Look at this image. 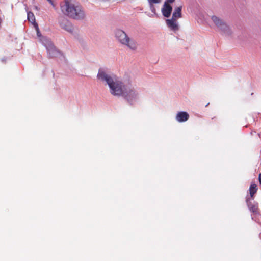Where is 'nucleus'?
<instances>
[{
  "label": "nucleus",
  "instance_id": "f257e3e1",
  "mask_svg": "<svg viewBox=\"0 0 261 261\" xmlns=\"http://www.w3.org/2000/svg\"><path fill=\"white\" fill-rule=\"evenodd\" d=\"M97 78L103 81H106L109 85L111 93L115 96L122 95L124 92L123 87H125L126 85L119 81H114L113 79L108 74H107L102 69H99L97 74Z\"/></svg>",
  "mask_w": 261,
  "mask_h": 261
},
{
  "label": "nucleus",
  "instance_id": "f03ea898",
  "mask_svg": "<svg viewBox=\"0 0 261 261\" xmlns=\"http://www.w3.org/2000/svg\"><path fill=\"white\" fill-rule=\"evenodd\" d=\"M61 8L62 12L69 17L82 19L85 17L82 7L75 4L74 0H64V4L61 5Z\"/></svg>",
  "mask_w": 261,
  "mask_h": 261
},
{
  "label": "nucleus",
  "instance_id": "7ed1b4c3",
  "mask_svg": "<svg viewBox=\"0 0 261 261\" xmlns=\"http://www.w3.org/2000/svg\"><path fill=\"white\" fill-rule=\"evenodd\" d=\"M115 37L121 44L126 46L132 50H136L138 48V43L133 39L130 38L126 33L122 30H117L115 32Z\"/></svg>",
  "mask_w": 261,
  "mask_h": 261
},
{
  "label": "nucleus",
  "instance_id": "20e7f679",
  "mask_svg": "<svg viewBox=\"0 0 261 261\" xmlns=\"http://www.w3.org/2000/svg\"><path fill=\"white\" fill-rule=\"evenodd\" d=\"M34 27L37 32V36L40 38V40L46 47L49 57L53 58L56 57L58 54V51L53 45L51 41L48 38L42 36L37 23H35Z\"/></svg>",
  "mask_w": 261,
  "mask_h": 261
},
{
  "label": "nucleus",
  "instance_id": "39448f33",
  "mask_svg": "<svg viewBox=\"0 0 261 261\" xmlns=\"http://www.w3.org/2000/svg\"><path fill=\"white\" fill-rule=\"evenodd\" d=\"M123 88L124 92L122 96L127 101H132L136 97L137 93L132 85H126L125 87H123Z\"/></svg>",
  "mask_w": 261,
  "mask_h": 261
},
{
  "label": "nucleus",
  "instance_id": "423d86ee",
  "mask_svg": "<svg viewBox=\"0 0 261 261\" xmlns=\"http://www.w3.org/2000/svg\"><path fill=\"white\" fill-rule=\"evenodd\" d=\"M212 19L221 31L224 34H230V30L229 27L222 20L215 16H212Z\"/></svg>",
  "mask_w": 261,
  "mask_h": 261
},
{
  "label": "nucleus",
  "instance_id": "0eeeda50",
  "mask_svg": "<svg viewBox=\"0 0 261 261\" xmlns=\"http://www.w3.org/2000/svg\"><path fill=\"white\" fill-rule=\"evenodd\" d=\"M169 4L168 2H165L162 8L163 15L166 17H169L172 12V7Z\"/></svg>",
  "mask_w": 261,
  "mask_h": 261
},
{
  "label": "nucleus",
  "instance_id": "6e6552de",
  "mask_svg": "<svg viewBox=\"0 0 261 261\" xmlns=\"http://www.w3.org/2000/svg\"><path fill=\"white\" fill-rule=\"evenodd\" d=\"M246 202L249 210L252 213L255 214L258 213V207L257 203L251 202L249 198H247L246 199Z\"/></svg>",
  "mask_w": 261,
  "mask_h": 261
},
{
  "label": "nucleus",
  "instance_id": "1a4fd4ad",
  "mask_svg": "<svg viewBox=\"0 0 261 261\" xmlns=\"http://www.w3.org/2000/svg\"><path fill=\"white\" fill-rule=\"evenodd\" d=\"M189 118V115L186 112H179L176 116V119L179 122H183L187 121Z\"/></svg>",
  "mask_w": 261,
  "mask_h": 261
},
{
  "label": "nucleus",
  "instance_id": "9d476101",
  "mask_svg": "<svg viewBox=\"0 0 261 261\" xmlns=\"http://www.w3.org/2000/svg\"><path fill=\"white\" fill-rule=\"evenodd\" d=\"M166 23L167 26L172 30L176 31L178 30V25L177 23V20L173 19H167Z\"/></svg>",
  "mask_w": 261,
  "mask_h": 261
},
{
  "label": "nucleus",
  "instance_id": "9b49d317",
  "mask_svg": "<svg viewBox=\"0 0 261 261\" xmlns=\"http://www.w3.org/2000/svg\"><path fill=\"white\" fill-rule=\"evenodd\" d=\"M181 6L177 7L175 8L172 17L173 19L177 20V19L181 17Z\"/></svg>",
  "mask_w": 261,
  "mask_h": 261
},
{
  "label": "nucleus",
  "instance_id": "f8f14e48",
  "mask_svg": "<svg viewBox=\"0 0 261 261\" xmlns=\"http://www.w3.org/2000/svg\"><path fill=\"white\" fill-rule=\"evenodd\" d=\"M257 185L255 183L251 184L249 188V193L251 198H254V195L256 193L257 191Z\"/></svg>",
  "mask_w": 261,
  "mask_h": 261
},
{
  "label": "nucleus",
  "instance_id": "ddd939ff",
  "mask_svg": "<svg viewBox=\"0 0 261 261\" xmlns=\"http://www.w3.org/2000/svg\"><path fill=\"white\" fill-rule=\"evenodd\" d=\"M27 15L28 20L35 25V23H37L36 22L35 17L34 14L31 12H28Z\"/></svg>",
  "mask_w": 261,
  "mask_h": 261
},
{
  "label": "nucleus",
  "instance_id": "4468645a",
  "mask_svg": "<svg viewBox=\"0 0 261 261\" xmlns=\"http://www.w3.org/2000/svg\"><path fill=\"white\" fill-rule=\"evenodd\" d=\"M66 27H64V29L66 30L68 32H71L72 31V28L70 23H68L66 25Z\"/></svg>",
  "mask_w": 261,
  "mask_h": 261
},
{
  "label": "nucleus",
  "instance_id": "2eb2a0df",
  "mask_svg": "<svg viewBox=\"0 0 261 261\" xmlns=\"http://www.w3.org/2000/svg\"><path fill=\"white\" fill-rule=\"evenodd\" d=\"M150 5L152 6L153 4L159 3L161 0H148Z\"/></svg>",
  "mask_w": 261,
  "mask_h": 261
},
{
  "label": "nucleus",
  "instance_id": "dca6fc26",
  "mask_svg": "<svg viewBox=\"0 0 261 261\" xmlns=\"http://www.w3.org/2000/svg\"><path fill=\"white\" fill-rule=\"evenodd\" d=\"M52 6L53 7H55V5L54 4V3L53 0H47Z\"/></svg>",
  "mask_w": 261,
  "mask_h": 261
},
{
  "label": "nucleus",
  "instance_id": "f3484780",
  "mask_svg": "<svg viewBox=\"0 0 261 261\" xmlns=\"http://www.w3.org/2000/svg\"><path fill=\"white\" fill-rule=\"evenodd\" d=\"M175 1V0H166L165 2H168L169 3H172Z\"/></svg>",
  "mask_w": 261,
  "mask_h": 261
},
{
  "label": "nucleus",
  "instance_id": "a211bd4d",
  "mask_svg": "<svg viewBox=\"0 0 261 261\" xmlns=\"http://www.w3.org/2000/svg\"><path fill=\"white\" fill-rule=\"evenodd\" d=\"M258 180H259V183L261 184V173H260V174H259V176H258Z\"/></svg>",
  "mask_w": 261,
  "mask_h": 261
}]
</instances>
